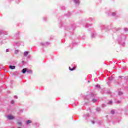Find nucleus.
Segmentation results:
<instances>
[{
	"mask_svg": "<svg viewBox=\"0 0 128 128\" xmlns=\"http://www.w3.org/2000/svg\"><path fill=\"white\" fill-rule=\"evenodd\" d=\"M92 123L93 124H94V121L92 122Z\"/></svg>",
	"mask_w": 128,
	"mask_h": 128,
	"instance_id": "19",
	"label": "nucleus"
},
{
	"mask_svg": "<svg viewBox=\"0 0 128 128\" xmlns=\"http://www.w3.org/2000/svg\"><path fill=\"white\" fill-rule=\"evenodd\" d=\"M74 2L75 4L78 6L80 4V0H74Z\"/></svg>",
	"mask_w": 128,
	"mask_h": 128,
	"instance_id": "2",
	"label": "nucleus"
},
{
	"mask_svg": "<svg viewBox=\"0 0 128 128\" xmlns=\"http://www.w3.org/2000/svg\"><path fill=\"white\" fill-rule=\"evenodd\" d=\"M98 88H100V86H97Z\"/></svg>",
	"mask_w": 128,
	"mask_h": 128,
	"instance_id": "20",
	"label": "nucleus"
},
{
	"mask_svg": "<svg viewBox=\"0 0 128 128\" xmlns=\"http://www.w3.org/2000/svg\"><path fill=\"white\" fill-rule=\"evenodd\" d=\"M27 71H28V68H24L22 70V74H26V72H27Z\"/></svg>",
	"mask_w": 128,
	"mask_h": 128,
	"instance_id": "4",
	"label": "nucleus"
},
{
	"mask_svg": "<svg viewBox=\"0 0 128 128\" xmlns=\"http://www.w3.org/2000/svg\"><path fill=\"white\" fill-rule=\"evenodd\" d=\"M18 52H20V50H16L15 51V54H18Z\"/></svg>",
	"mask_w": 128,
	"mask_h": 128,
	"instance_id": "9",
	"label": "nucleus"
},
{
	"mask_svg": "<svg viewBox=\"0 0 128 128\" xmlns=\"http://www.w3.org/2000/svg\"><path fill=\"white\" fill-rule=\"evenodd\" d=\"M118 94L119 96H122V92H119Z\"/></svg>",
	"mask_w": 128,
	"mask_h": 128,
	"instance_id": "11",
	"label": "nucleus"
},
{
	"mask_svg": "<svg viewBox=\"0 0 128 128\" xmlns=\"http://www.w3.org/2000/svg\"><path fill=\"white\" fill-rule=\"evenodd\" d=\"M9 52L8 49V50H6V52Z\"/></svg>",
	"mask_w": 128,
	"mask_h": 128,
	"instance_id": "16",
	"label": "nucleus"
},
{
	"mask_svg": "<svg viewBox=\"0 0 128 128\" xmlns=\"http://www.w3.org/2000/svg\"><path fill=\"white\" fill-rule=\"evenodd\" d=\"M112 104V101H110V102H109V104Z\"/></svg>",
	"mask_w": 128,
	"mask_h": 128,
	"instance_id": "15",
	"label": "nucleus"
},
{
	"mask_svg": "<svg viewBox=\"0 0 128 128\" xmlns=\"http://www.w3.org/2000/svg\"><path fill=\"white\" fill-rule=\"evenodd\" d=\"M28 54H30V52H24V56H28Z\"/></svg>",
	"mask_w": 128,
	"mask_h": 128,
	"instance_id": "6",
	"label": "nucleus"
},
{
	"mask_svg": "<svg viewBox=\"0 0 128 128\" xmlns=\"http://www.w3.org/2000/svg\"><path fill=\"white\" fill-rule=\"evenodd\" d=\"M112 16H116V13H114V12L113 13V14H112Z\"/></svg>",
	"mask_w": 128,
	"mask_h": 128,
	"instance_id": "17",
	"label": "nucleus"
},
{
	"mask_svg": "<svg viewBox=\"0 0 128 128\" xmlns=\"http://www.w3.org/2000/svg\"><path fill=\"white\" fill-rule=\"evenodd\" d=\"M125 30H126V32H128V30L126 28H125Z\"/></svg>",
	"mask_w": 128,
	"mask_h": 128,
	"instance_id": "18",
	"label": "nucleus"
},
{
	"mask_svg": "<svg viewBox=\"0 0 128 128\" xmlns=\"http://www.w3.org/2000/svg\"><path fill=\"white\" fill-rule=\"evenodd\" d=\"M18 124H19L20 126H22V122H18Z\"/></svg>",
	"mask_w": 128,
	"mask_h": 128,
	"instance_id": "13",
	"label": "nucleus"
},
{
	"mask_svg": "<svg viewBox=\"0 0 128 128\" xmlns=\"http://www.w3.org/2000/svg\"><path fill=\"white\" fill-rule=\"evenodd\" d=\"M70 70H71V72H72L76 70V67H74V68H70Z\"/></svg>",
	"mask_w": 128,
	"mask_h": 128,
	"instance_id": "8",
	"label": "nucleus"
},
{
	"mask_svg": "<svg viewBox=\"0 0 128 128\" xmlns=\"http://www.w3.org/2000/svg\"><path fill=\"white\" fill-rule=\"evenodd\" d=\"M88 82H90V81H88Z\"/></svg>",
	"mask_w": 128,
	"mask_h": 128,
	"instance_id": "22",
	"label": "nucleus"
},
{
	"mask_svg": "<svg viewBox=\"0 0 128 128\" xmlns=\"http://www.w3.org/2000/svg\"><path fill=\"white\" fill-rule=\"evenodd\" d=\"M11 104H14V100L12 101Z\"/></svg>",
	"mask_w": 128,
	"mask_h": 128,
	"instance_id": "12",
	"label": "nucleus"
},
{
	"mask_svg": "<svg viewBox=\"0 0 128 128\" xmlns=\"http://www.w3.org/2000/svg\"><path fill=\"white\" fill-rule=\"evenodd\" d=\"M7 118L10 120H14L15 118L14 116L12 115H8L7 116Z\"/></svg>",
	"mask_w": 128,
	"mask_h": 128,
	"instance_id": "1",
	"label": "nucleus"
},
{
	"mask_svg": "<svg viewBox=\"0 0 128 128\" xmlns=\"http://www.w3.org/2000/svg\"><path fill=\"white\" fill-rule=\"evenodd\" d=\"M32 122L30 120H28L26 122V124L28 125L30 124H32Z\"/></svg>",
	"mask_w": 128,
	"mask_h": 128,
	"instance_id": "7",
	"label": "nucleus"
},
{
	"mask_svg": "<svg viewBox=\"0 0 128 128\" xmlns=\"http://www.w3.org/2000/svg\"><path fill=\"white\" fill-rule=\"evenodd\" d=\"M27 74H32V70H30L28 69H27Z\"/></svg>",
	"mask_w": 128,
	"mask_h": 128,
	"instance_id": "3",
	"label": "nucleus"
},
{
	"mask_svg": "<svg viewBox=\"0 0 128 128\" xmlns=\"http://www.w3.org/2000/svg\"><path fill=\"white\" fill-rule=\"evenodd\" d=\"M111 114H114V111H112L111 112Z\"/></svg>",
	"mask_w": 128,
	"mask_h": 128,
	"instance_id": "14",
	"label": "nucleus"
},
{
	"mask_svg": "<svg viewBox=\"0 0 128 128\" xmlns=\"http://www.w3.org/2000/svg\"><path fill=\"white\" fill-rule=\"evenodd\" d=\"M42 46H44V44H42Z\"/></svg>",
	"mask_w": 128,
	"mask_h": 128,
	"instance_id": "21",
	"label": "nucleus"
},
{
	"mask_svg": "<svg viewBox=\"0 0 128 128\" xmlns=\"http://www.w3.org/2000/svg\"><path fill=\"white\" fill-rule=\"evenodd\" d=\"M92 102H93L96 103V102L97 100H96V99H94V100H92Z\"/></svg>",
	"mask_w": 128,
	"mask_h": 128,
	"instance_id": "10",
	"label": "nucleus"
},
{
	"mask_svg": "<svg viewBox=\"0 0 128 128\" xmlns=\"http://www.w3.org/2000/svg\"><path fill=\"white\" fill-rule=\"evenodd\" d=\"M9 68L10 70H16V66H10Z\"/></svg>",
	"mask_w": 128,
	"mask_h": 128,
	"instance_id": "5",
	"label": "nucleus"
}]
</instances>
